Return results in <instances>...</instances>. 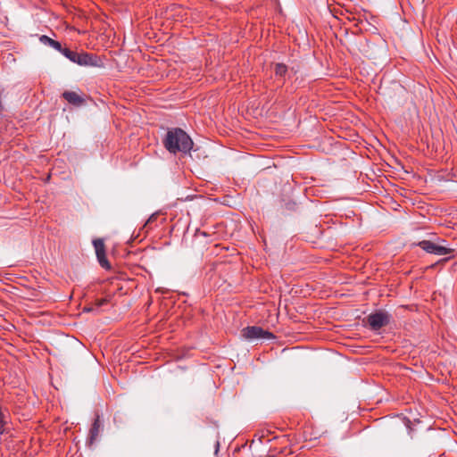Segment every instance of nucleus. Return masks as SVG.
<instances>
[{
	"mask_svg": "<svg viewBox=\"0 0 457 457\" xmlns=\"http://www.w3.org/2000/svg\"><path fill=\"white\" fill-rule=\"evenodd\" d=\"M193 144L191 137L179 128L169 129L163 139V145L170 154H187L191 151Z\"/></svg>",
	"mask_w": 457,
	"mask_h": 457,
	"instance_id": "1",
	"label": "nucleus"
},
{
	"mask_svg": "<svg viewBox=\"0 0 457 457\" xmlns=\"http://www.w3.org/2000/svg\"><path fill=\"white\" fill-rule=\"evenodd\" d=\"M443 243H445V240H442L440 243H434L429 240H423L419 242L418 245L425 252L435 255L441 256L452 254L454 252V249L445 245Z\"/></svg>",
	"mask_w": 457,
	"mask_h": 457,
	"instance_id": "2",
	"label": "nucleus"
},
{
	"mask_svg": "<svg viewBox=\"0 0 457 457\" xmlns=\"http://www.w3.org/2000/svg\"><path fill=\"white\" fill-rule=\"evenodd\" d=\"M391 320V315L385 311H378L367 317V323L372 330H378L386 326Z\"/></svg>",
	"mask_w": 457,
	"mask_h": 457,
	"instance_id": "3",
	"label": "nucleus"
},
{
	"mask_svg": "<svg viewBox=\"0 0 457 457\" xmlns=\"http://www.w3.org/2000/svg\"><path fill=\"white\" fill-rule=\"evenodd\" d=\"M242 336L249 341L256 339H274L272 333L257 326L246 327L242 330Z\"/></svg>",
	"mask_w": 457,
	"mask_h": 457,
	"instance_id": "4",
	"label": "nucleus"
},
{
	"mask_svg": "<svg viewBox=\"0 0 457 457\" xmlns=\"http://www.w3.org/2000/svg\"><path fill=\"white\" fill-rule=\"evenodd\" d=\"M75 63L80 66L103 67V60L94 54L80 52L78 54Z\"/></svg>",
	"mask_w": 457,
	"mask_h": 457,
	"instance_id": "5",
	"label": "nucleus"
},
{
	"mask_svg": "<svg viewBox=\"0 0 457 457\" xmlns=\"http://www.w3.org/2000/svg\"><path fill=\"white\" fill-rule=\"evenodd\" d=\"M93 245H94L96 254V257H97V260H98L100 265L103 268L109 270L111 268V265L106 259L105 245H104V240L102 238L94 239Z\"/></svg>",
	"mask_w": 457,
	"mask_h": 457,
	"instance_id": "6",
	"label": "nucleus"
},
{
	"mask_svg": "<svg viewBox=\"0 0 457 457\" xmlns=\"http://www.w3.org/2000/svg\"><path fill=\"white\" fill-rule=\"evenodd\" d=\"M62 97L71 104L80 106L84 104V99L74 91H64Z\"/></svg>",
	"mask_w": 457,
	"mask_h": 457,
	"instance_id": "7",
	"label": "nucleus"
},
{
	"mask_svg": "<svg viewBox=\"0 0 457 457\" xmlns=\"http://www.w3.org/2000/svg\"><path fill=\"white\" fill-rule=\"evenodd\" d=\"M100 428H101L100 419H99V416H97L96 419L95 420V421L93 422L92 427L89 431V440H90L91 444L98 436Z\"/></svg>",
	"mask_w": 457,
	"mask_h": 457,
	"instance_id": "8",
	"label": "nucleus"
},
{
	"mask_svg": "<svg viewBox=\"0 0 457 457\" xmlns=\"http://www.w3.org/2000/svg\"><path fill=\"white\" fill-rule=\"evenodd\" d=\"M39 41L46 45V46H49L51 47H53L54 49L57 50L60 52V50H62V45L60 42L58 41H55L52 38H50L49 37L46 36V35H42L40 37H39Z\"/></svg>",
	"mask_w": 457,
	"mask_h": 457,
	"instance_id": "9",
	"label": "nucleus"
},
{
	"mask_svg": "<svg viewBox=\"0 0 457 457\" xmlns=\"http://www.w3.org/2000/svg\"><path fill=\"white\" fill-rule=\"evenodd\" d=\"M8 423V414L6 411L3 410V407L0 405V434H4L6 432V425Z\"/></svg>",
	"mask_w": 457,
	"mask_h": 457,
	"instance_id": "10",
	"label": "nucleus"
},
{
	"mask_svg": "<svg viewBox=\"0 0 457 457\" xmlns=\"http://www.w3.org/2000/svg\"><path fill=\"white\" fill-rule=\"evenodd\" d=\"M60 53H62L67 59H69L71 62H76L78 52H74L70 50L69 48H65L62 46V50H60Z\"/></svg>",
	"mask_w": 457,
	"mask_h": 457,
	"instance_id": "11",
	"label": "nucleus"
},
{
	"mask_svg": "<svg viewBox=\"0 0 457 457\" xmlns=\"http://www.w3.org/2000/svg\"><path fill=\"white\" fill-rule=\"evenodd\" d=\"M287 72V67L283 63H277L275 66L276 76L284 77Z\"/></svg>",
	"mask_w": 457,
	"mask_h": 457,
	"instance_id": "12",
	"label": "nucleus"
},
{
	"mask_svg": "<svg viewBox=\"0 0 457 457\" xmlns=\"http://www.w3.org/2000/svg\"><path fill=\"white\" fill-rule=\"evenodd\" d=\"M106 303H107V299H105V298L98 299L96 301V306L97 308H99V307L104 305Z\"/></svg>",
	"mask_w": 457,
	"mask_h": 457,
	"instance_id": "13",
	"label": "nucleus"
},
{
	"mask_svg": "<svg viewBox=\"0 0 457 457\" xmlns=\"http://www.w3.org/2000/svg\"><path fill=\"white\" fill-rule=\"evenodd\" d=\"M2 95H3V90L0 89V113L4 111V105L2 103Z\"/></svg>",
	"mask_w": 457,
	"mask_h": 457,
	"instance_id": "14",
	"label": "nucleus"
},
{
	"mask_svg": "<svg viewBox=\"0 0 457 457\" xmlns=\"http://www.w3.org/2000/svg\"><path fill=\"white\" fill-rule=\"evenodd\" d=\"M93 310H94L93 307H85L84 308V312H92Z\"/></svg>",
	"mask_w": 457,
	"mask_h": 457,
	"instance_id": "15",
	"label": "nucleus"
},
{
	"mask_svg": "<svg viewBox=\"0 0 457 457\" xmlns=\"http://www.w3.org/2000/svg\"><path fill=\"white\" fill-rule=\"evenodd\" d=\"M405 429H406L408 432H411V428L409 427V425H406V426H405Z\"/></svg>",
	"mask_w": 457,
	"mask_h": 457,
	"instance_id": "16",
	"label": "nucleus"
}]
</instances>
